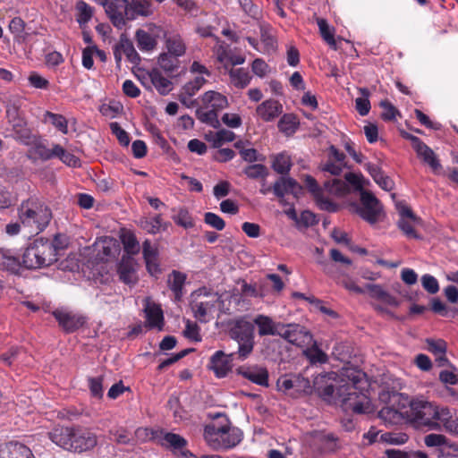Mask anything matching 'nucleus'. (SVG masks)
Returning a JSON list of instances; mask_svg holds the SVG:
<instances>
[{"label":"nucleus","instance_id":"1","mask_svg":"<svg viewBox=\"0 0 458 458\" xmlns=\"http://www.w3.org/2000/svg\"><path fill=\"white\" fill-rule=\"evenodd\" d=\"M337 383V373L331 371L315 377L313 387L324 400L341 402L345 411H352L358 414H369L373 411L370 399L358 392L354 384Z\"/></svg>","mask_w":458,"mask_h":458},{"label":"nucleus","instance_id":"2","mask_svg":"<svg viewBox=\"0 0 458 458\" xmlns=\"http://www.w3.org/2000/svg\"><path fill=\"white\" fill-rule=\"evenodd\" d=\"M405 408L406 420L414 423L417 427H426L430 430L441 429L442 415L447 409L422 398L410 400L408 396Z\"/></svg>","mask_w":458,"mask_h":458},{"label":"nucleus","instance_id":"3","mask_svg":"<svg viewBox=\"0 0 458 458\" xmlns=\"http://www.w3.org/2000/svg\"><path fill=\"white\" fill-rule=\"evenodd\" d=\"M225 423L216 422L207 425L204 428V439L207 445L214 450H228L233 448L242 440V432L237 428L230 427L224 418Z\"/></svg>","mask_w":458,"mask_h":458},{"label":"nucleus","instance_id":"4","mask_svg":"<svg viewBox=\"0 0 458 458\" xmlns=\"http://www.w3.org/2000/svg\"><path fill=\"white\" fill-rule=\"evenodd\" d=\"M19 217L21 224L30 229L31 233L43 231L52 218L50 208L38 199H30L22 202Z\"/></svg>","mask_w":458,"mask_h":458},{"label":"nucleus","instance_id":"5","mask_svg":"<svg viewBox=\"0 0 458 458\" xmlns=\"http://www.w3.org/2000/svg\"><path fill=\"white\" fill-rule=\"evenodd\" d=\"M57 248L47 239L35 240L22 255V265L29 269H37L49 266L57 259Z\"/></svg>","mask_w":458,"mask_h":458},{"label":"nucleus","instance_id":"6","mask_svg":"<svg viewBox=\"0 0 458 458\" xmlns=\"http://www.w3.org/2000/svg\"><path fill=\"white\" fill-rule=\"evenodd\" d=\"M230 336L238 344L237 359L246 360L254 348V327L245 318H240L233 322L230 329Z\"/></svg>","mask_w":458,"mask_h":458},{"label":"nucleus","instance_id":"7","mask_svg":"<svg viewBox=\"0 0 458 458\" xmlns=\"http://www.w3.org/2000/svg\"><path fill=\"white\" fill-rule=\"evenodd\" d=\"M217 293H209L205 288L199 289L191 294V308L194 317L200 322L209 321L217 304H221Z\"/></svg>","mask_w":458,"mask_h":458},{"label":"nucleus","instance_id":"8","mask_svg":"<svg viewBox=\"0 0 458 458\" xmlns=\"http://www.w3.org/2000/svg\"><path fill=\"white\" fill-rule=\"evenodd\" d=\"M350 212L359 215L369 224H375L383 216V207L379 200L369 191H360V205L356 202L348 205Z\"/></svg>","mask_w":458,"mask_h":458},{"label":"nucleus","instance_id":"9","mask_svg":"<svg viewBox=\"0 0 458 458\" xmlns=\"http://www.w3.org/2000/svg\"><path fill=\"white\" fill-rule=\"evenodd\" d=\"M388 403L378 411V417L388 425H396L406 420L407 395L393 392L387 394Z\"/></svg>","mask_w":458,"mask_h":458},{"label":"nucleus","instance_id":"10","mask_svg":"<svg viewBox=\"0 0 458 458\" xmlns=\"http://www.w3.org/2000/svg\"><path fill=\"white\" fill-rule=\"evenodd\" d=\"M164 32L163 28L155 23H148L138 29L135 32L138 48L143 53H151L157 48L158 39Z\"/></svg>","mask_w":458,"mask_h":458},{"label":"nucleus","instance_id":"11","mask_svg":"<svg viewBox=\"0 0 458 458\" xmlns=\"http://www.w3.org/2000/svg\"><path fill=\"white\" fill-rule=\"evenodd\" d=\"M396 208L400 216L397 221L398 228L406 237L410 239H420V236L417 233L416 227L421 225V219L404 203H397Z\"/></svg>","mask_w":458,"mask_h":458},{"label":"nucleus","instance_id":"12","mask_svg":"<svg viewBox=\"0 0 458 458\" xmlns=\"http://www.w3.org/2000/svg\"><path fill=\"white\" fill-rule=\"evenodd\" d=\"M58 325L66 333H72L81 328L86 322L85 317L66 309H57L52 312Z\"/></svg>","mask_w":458,"mask_h":458},{"label":"nucleus","instance_id":"13","mask_svg":"<svg viewBox=\"0 0 458 458\" xmlns=\"http://www.w3.org/2000/svg\"><path fill=\"white\" fill-rule=\"evenodd\" d=\"M272 189L275 196L283 206L288 205L285 199L287 194H293L298 198L302 191L301 186L294 179L284 176L274 182Z\"/></svg>","mask_w":458,"mask_h":458},{"label":"nucleus","instance_id":"14","mask_svg":"<svg viewBox=\"0 0 458 458\" xmlns=\"http://www.w3.org/2000/svg\"><path fill=\"white\" fill-rule=\"evenodd\" d=\"M362 176L358 175L352 173H348L345 174V180H341L338 178H334L332 180H327L324 182V188L333 195L342 196L345 194L348 191V183L357 187L358 189L362 190Z\"/></svg>","mask_w":458,"mask_h":458},{"label":"nucleus","instance_id":"15","mask_svg":"<svg viewBox=\"0 0 458 458\" xmlns=\"http://www.w3.org/2000/svg\"><path fill=\"white\" fill-rule=\"evenodd\" d=\"M277 335L296 346H302L311 339L310 333L298 324H284Z\"/></svg>","mask_w":458,"mask_h":458},{"label":"nucleus","instance_id":"16","mask_svg":"<svg viewBox=\"0 0 458 458\" xmlns=\"http://www.w3.org/2000/svg\"><path fill=\"white\" fill-rule=\"evenodd\" d=\"M260 34V42H257L255 38L248 37L247 40L259 53L264 55H273L276 47V41L274 37L272 28L267 24H260L259 26Z\"/></svg>","mask_w":458,"mask_h":458},{"label":"nucleus","instance_id":"17","mask_svg":"<svg viewBox=\"0 0 458 458\" xmlns=\"http://www.w3.org/2000/svg\"><path fill=\"white\" fill-rule=\"evenodd\" d=\"M105 7L106 13L113 25L118 29H123L126 25L127 0L106 1Z\"/></svg>","mask_w":458,"mask_h":458},{"label":"nucleus","instance_id":"18","mask_svg":"<svg viewBox=\"0 0 458 458\" xmlns=\"http://www.w3.org/2000/svg\"><path fill=\"white\" fill-rule=\"evenodd\" d=\"M235 355H237L236 352L225 354L223 351H217L210 357L208 369L216 377H225L232 369V361Z\"/></svg>","mask_w":458,"mask_h":458},{"label":"nucleus","instance_id":"19","mask_svg":"<svg viewBox=\"0 0 458 458\" xmlns=\"http://www.w3.org/2000/svg\"><path fill=\"white\" fill-rule=\"evenodd\" d=\"M409 138L412 142V148L416 151L418 157L421 158L425 164L429 165L434 173H437L442 166L434 151L418 137L410 136Z\"/></svg>","mask_w":458,"mask_h":458},{"label":"nucleus","instance_id":"20","mask_svg":"<svg viewBox=\"0 0 458 458\" xmlns=\"http://www.w3.org/2000/svg\"><path fill=\"white\" fill-rule=\"evenodd\" d=\"M30 140V143L24 144L30 146L29 156L30 157H33L35 159H40L42 161H47L51 158H54V144H52L49 147L45 140L37 138L32 134Z\"/></svg>","mask_w":458,"mask_h":458},{"label":"nucleus","instance_id":"21","mask_svg":"<svg viewBox=\"0 0 458 458\" xmlns=\"http://www.w3.org/2000/svg\"><path fill=\"white\" fill-rule=\"evenodd\" d=\"M142 255L146 263V267L151 276H157L161 273L157 246L153 244L150 240L146 239L142 243Z\"/></svg>","mask_w":458,"mask_h":458},{"label":"nucleus","instance_id":"22","mask_svg":"<svg viewBox=\"0 0 458 458\" xmlns=\"http://www.w3.org/2000/svg\"><path fill=\"white\" fill-rule=\"evenodd\" d=\"M154 13L155 7L150 0H127L126 18L128 21H133L139 17H150Z\"/></svg>","mask_w":458,"mask_h":458},{"label":"nucleus","instance_id":"23","mask_svg":"<svg viewBox=\"0 0 458 458\" xmlns=\"http://www.w3.org/2000/svg\"><path fill=\"white\" fill-rule=\"evenodd\" d=\"M237 373L252 383L262 386H268V372L266 368L261 366H241L237 369Z\"/></svg>","mask_w":458,"mask_h":458},{"label":"nucleus","instance_id":"24","mask_svg":"<svg viewBox=\"0 0 458 458\" xmlns=\"http://www.w3.org/2000/svg\"><path fill=\"white\" fill-rule=\"evenodd\" d=\"M72 451L83 452L97 445L96 436L85 429H73Z\"/></svg>","mask_w":458,"mask_h":458},{"label":"nucleus","instance_id":"25","mask_svg":"<svg viewBox=\"0 0 458 458\" xmlns=\"http://www.w3.org/2000/svg\"><path fill=\"white\" fill-rule=\"evenodd\" d=\"M258 327L259 336L277 335L278 330L283 327V323L276 322L271 317L259 314L253 319V326Z\"/></svg>","mask_w":458,"mask_h":458},{"label":"nucleus","instance_id":"26","mask_svg":"<svg viewBox=\"0 0 458 458\" xmlns=\"http://www.w3.org/2000/svg\"><path fill=\"white\" fill-rule=\"evenodd\" d=\"M138 225L149 234H157L165 232L171 226V223L164 221L161 215L140 217Z\"/></svg>","mask_w":458,"mask_h":458},{"label":"nucleus","instance_id":"27","mask_svg":"<svg viewBox=\"0 0 458 458\" xmlns=\"http://www.w3.org/2000/svg\"><path fill=\"white\" fill-rule=\"evenodd\" d=\"M244 60L245 59H231V68L228 72L232 84L239 89L247 87L250 81V76L246 69L234 68L235 65L243 64Z\"/></svg>","mask_w":458,"mask_h":458},{"label":"nucleus","instance_id":"28","mask_svg":"<svg viewBox=\"0 0 458 458\" xmlns=\"http://www.w3.org/2000/svg\"><path fill=\"white\" fill-rule=\"evenodd\" d=\"M276 386L280 391L284 392L291 389L306 392L310 388V381L301 376H282L278 378Z\"/></svg>","mask_w":458,"mask_h":458},{"label":"nucleus","instance_id":"29","mask_svg":"<svg viewBox=\"0 0 458 458\" xmlns=\"http://www.w3.org/2000/svg\"><path fill=\"white\" fill-rule=\"evenodd\" d=\"M201 101L205 109H211L218 113L228 106L227 98L220 92L209 90L201 96Z\"/></svg>","mask_w":458,"mask_h":458},{"label":"nucleus","instance_id":"30","mask_svg":"<svg viewBox=\"0 0 458 458\" xmlns=\"http://www.w3.org/2000/svg\"><path fill=\"white\" fill-rule=\"evenodd\" d=\"M72 433H73V428H64V427H57V428H55L51 432H49V438L56 445H58L65 450L72 451Z\"/></svg>","mask_w":458,"mask_h":458},{"label":"nucleus","instance_id":"31","mask_svg":"<svg viewBox=\"0 0 458 458\" xmlns=\"http://www.w3.org/2000/svg\"><path fill=\"white\" fill-rule=\"evenodd\" d=\"M118 275L120 280L126 284H134L137 282L138 277L132 258L123 257L118 267Z\"/></svg>","mask_w":458,"mask_h":458},{"label":"nucleus","instance_id":"32","mask_svg":"<svg viewBox=\"0 0 458 458\" xmlns=\"http://www.w3.org/2000/svg\"><path fill=\"white\" fill-rule=\"evenodd\" d=\"M282 105L275 99H267L257 107L258 115L264 121H271L282 113Z\"/></svg>","mask_w":458,"mask_h":458},{"label":"nucleus","instance_id":"33","mask_svg":"<svg viewBox=\"0 0 458 458\" xmlns=\"http://www.w3.org/2000/svg\"><path fill=\"white\" fill-rule=\"evenodd\" d=\"M8 123L13 127V137L21 142V143H30V139L31 138V131L27 126L26 121L21 115L19 117H15L13 121H8Z\"/></svg>","mask_w":458,"mask_h":458},{"label":"nucleus","instance_id":"34","mask_svg":"<svg viewBox=\"0 0 458 458\" xmlns=\"http://www.w3.org/2000/svg\"><path fill=\"white\" fill-rule=\"evenodd\" d=\"M145 313L148 326L151 328H157L159 330L163 327L164 316L161 308L149 301L145 305Z\"/></svg>","mask_w":458,"mask_h":458},{"label":"nucleus","instance_id":"35","mask_svg":"<svg viewBox=\"0 0 458 458\" xmlns=\"http://www.w3.org/2000/svg\"><path fill=\"white\" fill-rule=\"evenodd\" d=\"M160 68L171 78L185 74L186 65L179 59H158Z\"/></svg>","mask_w":458,"mask_h":458},{"label":"nucleus","instance_id":"36","mask_svg":"<svg viewBox=\"0 0 458 458\" xmlns=\"http://www.w3.org/2000/svg\"><path fill=\"white\" fill-rule=\"evenodd\" d=\"M165 47L174 57H181L185 54L186 46L179 34L172 33L165 36Z\"/></svg>","mask_w":458,"mask_h":458},{"label":"nucleus","instance_id":"37","mask_svg":"<svg viewBox=\"0 0 458 458\" xmlns=\"http://www.w3.org/2000/svg\"><path fill=\"white\" fill-rule=\"evenodd\" d=\"M149 80L157 92L162 96H165L173 90V83L168 79L165 78L158 69L151 70Z\"/></svg>","mask_w":458,"mask_h":458},{"label":"nucleus","instance_id":"38","mask_svg":"<svg viewBox=\"0 0 458 458\" xmlns=\"http://www.w3.org/2000/svg\"><path fill=\"white\" fill-rule=\"evenodd\" d=\"M21 268L20 260L9 250H0V269L13 274H19Z\"/></svg>","mask_w":458,"mask_h":458},{"label":"nucleus","instance_id":"39","mask_svg":"<svg viewBox=\"0 0 458 458\" xmlns=\"http://www.w3.org/2000/svg\"><path fill=\"white\" fill-rule=\"evenodd\" d=\"M140 57L133 43L124 34H122L119 42L114 47V57Z\"/></svg>","mask_w":458,"mask_h":458},{"label":"nucleus","instance_id":"40","mask_svg":"<svg viewBox=\"0 0 458 458\" xmlns=\"http://www.w3.org/2000/svg\"><path fill=\"white\" fill-rule=\"evenodd\" d=\"M186 280V276L176 270H173L168 276L167 284L171 291L174 293L176 301L181 300L183 293L182 288Z\"/></svg>","mask_w":458,"mask_h":458},{"label":"nucleus","instance_id":"41","mask_svg":"<svg viewBox=\"0 0 458 458\" xmlns=\"http://www.w3.org/2000/svg\"><path fill=\"white\" fill-rule=\"evenodd\" d=\"M161 434L163 437L159 439V443L165 448L182 450L187 445L186 439L178 434L170 432H162Z\"/></svg>","mask_w":458,"mask_h":458},{"label":"nucleus","instance_id":"42","mask_svg":"<svg viewBox=\"0 0 458 458\" xmlns=\"http://www.w3.org/2000/svg\"><path fill=\"white\" fill-rule=\"evenodd\" d=\"M2 452L4 454H7L6 458H34L30 449L20 443L11 442Z\"/></svg>","mask_w":458,"mask_h":458},{"label":"nucleus","instance_id":"43","mask_svg":"<svg viewBox=\"0 0 458 458\" xmlns=\"http://www.w3.org/2000/svg\"><path fill=\"white\" fill-rule=\"evenodd\" d=\"M22 98L18 95H10L5 100L6 118L8 121H13L15 117L21 115L20 108L22 106Z\"/></svg>","mask_w":458,"mask_h":458},{"label":"nucleus","instance_id":"44","mask_svg":"<svg viewBox=\"0 0 458 458\" xmlns=\"http://www.w3.org/2000/svg\"><path fill=\"white\" fill-rule=\"evenodd\" d=\"M75 12L76 21L81 27L85 26L93 16V8L83 0L77 1Z\"/></svg>","mask_w":458,"mask_h":458},{"label":"nucleus","instance_id":"45","mask_svg":"<svg viewBox=\"0 0 458 458\" xmlns=\"http://www.w3.org/2000/svg\"><path fill=\"white\" fill-rule=\"evenodd\" d=\"M54 157L59 158L64 164L76 167L80 165V160L73 154L64 149L59 144H54Z\"/></svg>","mask_w":458,"mask_h":458},{"label":"nucleus","instance_id":"46","mask_svg":"<svg viewBox=\"0 0 458 458\" xmlns=\"http://www.w3.org/2000/svg\"><path fill=\"white\" fill-rule=\"evenodd\" d=\"M292 165L291 158L284 153L274 157L272 168L278 174H285L290 171Z\"/></svg>","mask_w":458,"mask_h":458},{"label":"nucleus","instance_id":"47","mask_svg":"<svg viewBox=\"0 0 458 458\" xmlns=\"http://www.w3.org/2000/svg\"><path fill=\"white\" fill-rule=\"evenodd\" d=\"M122 242L124 248V250L130 255H136L140 250V245L138 242L136 236L128 232L122 235Z\"/></svg>","mask_w":458,"mask_h":458},{"label":"nucleus","instance_id":"48","mask_svg":"<svg viewBox=\"0 0 458 458\" xmlns=\"http://www.w3.org/2000/svg\"><path fill=\"white\" fill-rule=\"evenodd\" d=\"M191 72L197 74L192 81L199 88H201L207 82L206 77H209L211 75L208 69L199 62H193L191 66Z\"/></svg>","mask_w":458,"mask_h":458},{"label":"nucleus","instance_id":"49","mask_svg":"<svg viewBox=\"0 0 458 458\" xmlns=\"http://www.w3.org/2000/svg\"><path fill=\"white\" fill-rule=\"evenodd\" d=\"M173 220L174 223L185 229L191 228L194 226V221L191 217L188 209L184 208H180L176 214L173 216Z\"/></svg>","mask_w":458,"mask_h":458},{"label":"nucleus","instance_id":"50","mask_svg":"<svg viewBox=\"0 0 458 458\" xmlns=\"http://www.w3.org/2000/svg\"><path fill=\"white\" fill-rule=\"evenodd\" d=\"M242 173L250 179H265L268 174L267 168L262 164L247 165Z\"/></svg>","mask_w":458,"mask_h":458},{"label":"nucleus","instance_id":"51","mask_svg":"<svg viewBox=\"0 0 458 458\" xmlns=\"http://www.w3.org/2000/svg\"><path fill=\"white\" fill-rule=\"evenodd\" d=\"M318 25L319 28L320 34L323 39L334 49L336 48V41L334 36V30L331 29L324 19H319L318 21Z\"/></svg>","mask_w":458,"mask_h":458},{"label":"nucleus","instance_id":"52","mask_svg":"<svg viewBox=\"0 0 458 458\" xmlns=\"http://www.w3.org/2000/svg\"><path fill=\"white\" fill-rule=\"evenodd\" d=\"M359 90L362 97L356 98L355 106L359 114L364 116L368 114L370 110V103L369 100V91L366 88H360Z\"/></svg>","mask_w":458,"mask_h":458},{"label":"nucleus","instance_id":"53","mask_svg":"<svg viewBox=\"0 0 458 458\" xmlns=\"http://www.w3.org/2000/svg\"><path fill=\"white\" fill-rule=\"evenodd\" d=\"M296 117L293 114H284L278 122V128L287 135L293 133L297 128Z\"/></svg>","mask_w":458,"mask_h":458},{"label":"nucleus","instance_id":"54","mask_svg":"<svg viewBox=\"0 0 458 458\" xmlns=\"http://www.w3.org/2000/svg\"><path fill=\"white\" fill-rule=\"evenodd\" d=\"M111 436V439L121 445H129L132 441V437H131L128 430L123 427H118L111 429L109 431Z\"/></svg>","mask_w":458,"mask_h":458},{"label":"nucleus","instance_id":"55","mask_svg":"<svg viewBox=\"0 0 458 458\" xmlns=\"http://www.w3.org/2000/svg\"><path fill=\"white\" fill-rule=\"evenodd\" d=\"M424 443L428 447H446L447 445H452L453 443H449L448 439L441 434L431 433L427 435L424 437Z\"/></svg>","mask_w":458,"mask_h":458},{"label":"nucleus","instance_id":"56","mask_svg":"<svg viewBox=\"0 0 458 458\" xmlns=\"http://www.w3.org/2000/svg\"><path fill=\"white\" fill-rule=\"evenodd\" d=\"M442 426L448 433L458 436V418L453 419L451 411L448 408L442 415Z\"/></svg>","mask_w":458,"mask_h":458},{"label":"nucleus","instance_id":"57","mask_svg":"<svg viewBox=\"0 0 458 458\" xmlns=\"http://www.w3.org/2000/svg\"><path fill=\"white\" fill-rule=\"evenodd\" d=\"M304 354L312 364L317 362L326 363L327 361V355L316 345L304 351Z\"/></svg>","mask_w":458,"mask_h":458},{"label":"nucleus","instance_id":"58","mask_svg":"<svg viewBox=\"0 0 458 458\" xmlns=\"http://www.w3.org/2000/svg\"><path fill=\"white\" fill-rule=\"evenodd\" d=\"M197 118L205 123L216 126L218 123L217 113L214 110L208 109H198L196 111Z\"/></svg>","mask_w":458,"mask_h":458},{"label":"nucleus","instance_id":"59","mask_svg":"<svg viewBox=\"0 0 458 458\" xmlns=\"http://www.w3.org/2000/svg\"><path fill=\"white\" fill-rule=\"evenodd\" d=\"M252 72L259 77H265L272 73L274 69L264 59H254L251 64Z\"/></svg>","mask_w":458,"mask_h":458},{"label":"nucleus","instance_id":"60","mask_svg":"<svg viewBox=\"0 0 458 458\" xmlns=\"http://www.w3.org/2000/svg\"><path fill=\"white\" fill-rule=\"evenodd\" d=\"M422 287L430 294H435L439 291V284L437 278L429 274L421 276Z\"/></svg>","mask_w":458,"mask_h":458},{"label":"nucleus","instance_id":"61","mask_svg":"<svg viewBox=\"0 0 458 458\" xmlns=\"http://www.w3.org/2000/svg\"><path fill=\"white\" fill-rule=\"evenodd\" d=\"M428 350L434 355L446 353V343L443 339H427Z\"/></svg>","mask_w":458,"mask_h":458},{"label":"nucleus","instance_id":"62","mask_svg":"<svg viewBox=\"0 0 458 458\" xmlns=\"http://www.w3.org/2000/svg\"><path fill=\"white\" fill-rule=\"evenodd\" d=\"M46 115L49 117L51 123L60 131H62L64 134L68 132V123L64 116L50 112H47Z\"/></svg>","mask_w":458,"mask_h":458},{"label":"nucleus","instance_id":"63","mask_svg":"<svg viewBox=\"0 0 458 458\" xmlns=\"http://www.w3.org/2000/svg\"><path fill=\"white\" fill-rule=\"evenodd\" d=\"M380 106L383 108L381 117L385 121H394L400 114L398 110L387 100L381 101Z\"/></svg>","mask_w":458,"mask_h":458},{"label":"nucleus","instance_id":"64","mask_svg":"<svg viewBox=\"0 0 458 458\" xmlns=\"http://www.w3.org/2000/svg\"><path fill=\"white\" fill-rule=\"evenodd\" d=\"M204 221L207 225L218 231L223 230L225 226V223L223 218L212 212H208L205 214Z\"/></svg>","mask_w":458,"mask_h":458}]
</instances>
